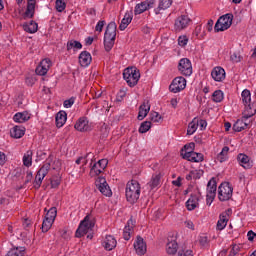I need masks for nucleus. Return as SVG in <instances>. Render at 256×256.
I'll return each mask as SVG.
<instances>
[{"instance_id": "1", "label": "nucleus", "mask_w": 256, "mask_h": 256, "mask_svg": "<svg viewBox=\"0 0 256 256\" xmlns=\"http://www.w3.org/2000/svg\"><path fill=\"white\" fill-rule=\"evenodd\" d=\"M141 197V184L137 180H131L126 185V199L129 203H137Z\"/></svg>"}, {"instance_id": "2", "label": "nucleus", "mask_w": 256, "mask_h": 256, "mask_svg": "<svg viewBox=\"0 0 256 256\" xmlns=\"http://www.w3.org/2000/svg\"><path fill=\"white\" fill-rule=\"evenodd\" d=\"M241 97L242 102L245 106V117L246 119H251V117H253V115H255L256 113V102L251 104V91H249L248 89L243 90Z\"/></svg>"}, {"instance_id": "3", "label": "nucleus", "mask_w": 256, "mask_h": 256, "mask_svg": "<svg viewBox=\"0 0 256 256\" xmlns=\"http://www.w3.org/2000/svg\"><path fill=\"white\" fill-rule=\"evenodd\" d=\"M51 163H53V156H49L45 164L38 170L35 180L33 182L34 188L39 189L41 187L43 179L47 177V174L51 169Z\"/></svg>"}, {"instance_id": "4", "label": "nucleus", "mask_w": 256, "mask_h": 256, "mask_svg": "<svg viewBox=\"0 0 256 256\" xmlns=\"http://www.w3.org/2000/svg\"><path fill=\"white\" fill-rule=\"evenodd\" d=\"M123 77L129 87H135L141 79V72L136 67L126 68L123 72Z\"/></svg>"}, {"instance_id": "5", "label": "nucleus", "mask_w": 256, "mask_h": 256, "mask_svg": "<svg viewBox=\"0 0 256 256\" xmlns=\"http://www.w3.org/2000/svg\"><path fill=\"white\" fill-rule=\"evenodd\" d=\"M93 227H95V222L91 220V217H89V215L85 216L84 220L80 222V225L76 230L75 237L81 239V237H84V235H87V233L93 231Z\"/></svg>"}, {"instance_id": "6", "label": "nucleus", "mask_w": 256, "mask_h": 256, "mask_svg": "<svg viewBox=\"0 0 256 256\" xmlns=\"http://www.w3.org/2000/svg\"><path fill=\"white\" fill-rule=\"evenodd\" d=\"M233 197V186L229 182H222L218 187L219 201H229Z\"/></svg>"}, {"instance_id": "7", "label": "nucleus", "mask_w": 256, "mask_h": 256, "mask_svg": "<svg viewBox=\"0 0 256 256\" xmlns=\"http://www.w3.org/2000/svg\"><path fill=\"white\" fill-rule=\"evenodd\" d=\"M231 25H233V14L228 13L219 17L214 29L217 33H219V31H227Z\"/></svg>"}, {"instance_id": "8", "label": "nucleus", "mask_w": 256, "mask_h": 256, "mask_svg": "<svg viewBox=\"0 0 256 256\" xmlns=\"http://www.w3.org/2000/svg\"><path fill=\"white\" fill-rule=\"evenodd\" d=\"M178 71L184 77H191L193 75V65L189 58H182L178 63Z\"/></svg>"}, {"instance_id": "9", "label": "nucleus", "mask_w": 256, "mask_h": 256, "mask_svg": "<svg viewBox=\"0 0 256 256\" xmlns=\"http://www.w3.org/2000/svg\"><path fill=\"white\" fill-rule=\"evenodd\" d=\"M187 87V80L183 76H178L173 79L169 86L171 93H179Z\"/></svg>"}, {"instance_id": "10", "label": "nucleus", "mask_w": 256, "mask_h": 256, "mask_svg": "<svg viewBox=\"0 0 256 256\" xmlns=\"http://www.w3.org/2000/svg\"><path fill=\"white\" fill-rule=\"evenodd\" d=\"M96 187H98V191H100L102 195H105V197H111V195H113V192L104 177H98L96 179Z\"/></svg>"}, {"instance_id": "11", "label": "nucleus", "mask_w": 256, "mask_h": 256, "mask_svg": "<svg viewBox=\"0 0 256 256\" xmlns=\"http://www.w3.org/2000/svg\"><path fill=\"white\" fill-rule=\"evenodd\" d=\"M182 159H186L187 161H191L192 163H201L203 162L204 155L202 153H197L195 151H185L181 150Z\"/></svg>"}, {"instance_id": "12", "label": "nucleus", "mask_w": 256, "mask_h": 256, "mask_svg": "<svg viewBox=\"0 0 256 256\" xmlns=\"http://www.w3.org/2000/svg\"><path fill=\"white\" fill-rule=\"evenodd\" d=\"M109 161L107 159H101L97 163L93 164L90 169V177H97V175H101L102 171H105Z\"/></svg>"}, {"instance_id": "13", "label": "nucleus", "mask_w": 256, "mask_h": 256, "mask_svg": "<svg viewBox=\"0 0 256 256\" xmlns=\"http://www.w3.org/2000/svg\"><path fill=\"white\" fill-rule=\"evenodd\" d=\"M49 69H51V59L46 58L43 59L40 64L36 68V75H47L49 72Z\"/></svg>"}, {"instance_id": "14", "label": "nucleus", "mask_w": 256, "mask_h": 256, "mask_svg": "<svg viewBox=\"0 0 256 256\" xmlns=\"http://www.w3.org/2000/svg\"><path fill=\"white\" fill-rule=\"evenodd\" d=\"M117 38L116 33H104V49L109 53L115 45V39Z\"/></svg>"}, {"instance_id": "15", "label": "nucleus", "mask_w": 256, "mask_h": 256, "mask_svg": "<svg viewBox=\"0 0 256 256\" xmlns=\"http://www.w3.org/2000/svg\"><path fill=\"white\" fill-rule=\"evenodd\" d=\"M153 5H155V0H145L135 7V15H141V13H145V11L152 9Z\"/></svg>"}, {"instance_id": "16", "label": "nucleus", "mask_w": 256, "mask_h": 256, "mask_svg": "<svg viewBox=\"0 0 256 256\" xmlns=\"http://www.w3.org/2000/svg\"><path fill=\"white\" fill-rule=\"evenodd\" d=\"M189 23H191V18L187 15H182L176 19L175 28L176 31H183V29H187L189 27Z\"/></svg>"}, {"instance_id": "17", "label": "nucleus", "mask_w": 256, "mask_h": 256, "mask_svg": "<svg viewBox=\"0 0 256 256\" xmlns=\"http://www.w3.org/2000/svg\"><path fill=\"white\" fill-rule=\"evenodd\" d=\"M134 249L137 255L143 256L147 253V244L142 237L138 236L136 241L134 242Z\"/></svg>"}, {"instance_id": "18", "label": "nucleus", "mask_w": 256, "mask_h": 256, "mask_svg": "<svg viewBox=\"0 0 256 256\" xmlns=\"http://www.w3.org/2000/svg\"><path fill=\"white\" fill-rule=\"evenodd\" d=\"M237 161L244 169H251L253 167V160L247 154L240 153L237 156Z\"/></svg>"}, {"instance_id": "19", "label": "nucleus", "mask_w": 256, "mask_h": 256, "mask_svg": "<svg viewBox=\"0 0 256 256\" xmlns=\"http://www.w3.org/2000/svg\"><path fill=\"white\" fill-rule=\"evenodd\" d=\"M74 127L76 131H80L81 133H85V131H90L91 129L89 126V120L85 117L79 118Z\"/></svg>"}, {"instance_id": "20", "label": "nucleus", "mask_w": 256, "mask_h": 256, "mask_svg": "<svg viewBox=\"0 0 256 256\" xmlns=\"http://www.w3.org/2000/svg\"><path fill=\"white\" fill-rule=\"evenodd\" d=\"M248 119L246 116H245V112H244V116L241 120H237L234 125H233V130L236 132V133H241V131L247 129V126L249 125V122H248Z\"/></svg>"}, {"instance_id": "21", "label": "nucleus", "mask_w": 256, "mask_h": 256, "mask_svg": "<svg viewBox=\"0 0 256 256\" xmlns=\"http://www.w3.org/2000/svg\"><path fill=\"white\" fill-rule=\"evenodd\" d=\"M149 111H151V105L149 104V100H147L139 107V113L137 117L138 121H143V119L146 118L149 114Z\"/></svg>"}, {"instance_id": "22", "label": "nucleus", "mask_w": 256, "mask_h": 256, "mask_svg": "<svg viewBox=\"0 0 256 256\" xmlns=\"http://www.w3.org/2000/svg\"><path fill=\"white\" fill-rule=\"evenodd\" d=\"M199 207V195L191 194L190 198L186 202V209L188 211H195Z\"/></svg>"}, {"instance_id": "23", "label": "nucleus", "mask_w": 256, "mask_h": 256, "mask_svg": "<svg viewBox=\"0 0 256 256\" xmlns=\"http://www.w3.org/2000/svg\"><path fill=\"white\" fill-rule=\"evenodd\" d=\"M91 61H93V58L91 57V53L87 51H83L79 55V63L81 67H89L91 65Z\"/></svg>"}, {"instance_id": "24", "label": "nucleus", "mask_w": 256, "mask_h": 256, "mask_svg": "<svg viewBox=\"0 0 256 256\" xmlns=\"http://www.w3.org/2000/svg\"><path fill=\"white\" fill-rule=\"evenodd\" d=\"M211 76L214 79V81H217V82L224 81V79H225V69H223L220 66L215 67L211 72Z\"/></svg>"}, {"instance_id": "25", "label": "nucleus", "mask_w": 256, "mask_h": 256, "mask_svg": "<svg viewBox=\"0 0 256 256\" xmlns=\"http://www.w3.org/2000/svg\"><path fill=\"white\" fill-rule=\"evenodd\" d=\"M104 249H106V251H113V249H115V247H117V240L115 239V237L108 235L106 236L104 242Z\"/></svg>"}, {"instance_id": "26", "label": "nucleus", "mask_w": 256, "mask_h": 256, "mask_svg": "<svg viewBox=\"0 0 256 256\" xmlns=\"http://www.w3.org/2000/svg\"><path fill=\"white\" fill-rule=\"evenodd\" d=\"M227 223H229V214L227 212H223L219 216V220L217 222L218 231H223L227 227Z\"/></svg>"}, {"instance_id": "27", "label": "nucleus", "mask_w": 256, "mask_h": 256, "mask_svg": "<svg viewBox=\"0 0 256 256\" xmlns=\"http://www.w3.org/2000/svg\"><path fill=\"white\" fill-rule=\"evenodd\" d=\"M171 5H173V0H160L158 7L154 9V12L156 13V15H161V11L169 9Z\"/></svg>"}, {"instance_id": "28", "label": "nucleus", "mask_w": 256, "mask_h": 256, "mask_svg": "<svg viewBox=\"0 0 256 256\" xmlns=\"http://www.w3.org/2000/svg\"><path fill=\"white\" fill-rule=\"evenodd\" d=\"M67 122V112L61 110L56 114V127L60 129Z\"/></svg>"}, {"instance_id": "29", "label": "nucleus", "mask_w": 256, "mask_h": 256, "mask_svg": "<svg viewBox=\"0 0 256 256\" xmlns=\"http://www.w3.org/2000/svg\"><path fill=\"white\" fill-rule=\"evenodd\" d=\"M179 249V244H177V241L168 239V243L166 246V252L168 255H175L177 253V250Z\"/></svg>"}, {"instance_id": "30", "label": "nucleus", "mask_w": 256, "mask_h": 256, "mask_svg": "<svg viewBox=\"0 0 256 256\" xmlns=\"http://www.w3.org/2000/svg\"><path fill=\"white\" fill-rule=\"evenodd\" d=\"M207 195L217 197V180L215 178H211L207 184Z\"/></svg>"}, {"instance_id": "31", "label": "nucleus", "mask_w": 256, "mask_h": 256, "mask_svg": "<svg viewBox=\"0 0 256 256\" xmlns=\"http://www.w3.org/2000/svg\"><path fill=\"white\" fill-rule=\"evenodd\" d=\"M35 0H28L27 2V8L25 11V17H28L29 19H33V16L35 15Z\"/></svg>"}, {"instance_id": "32", "label": "nucleus", "mask_w": 256, "mask_h": 256, "mask_svg": "<svg viewBox=\"0 0 256 256\" xmlns=\"http://www.w3.org/2000/svg\"><path fill=\"white\" fill-rule=\"evenodd\" d=\"M29 119H31L29 112H18L13 117L15 123H25L26 121H29Z\"/></svg>"}, {"instance_id": "33", "label": "nucleus", "mask_w": 256, "mask_h": 256, "mask_svg": "<svg viewBox=\"0 0 256 256\" xmlns=\"http://www.w3.org/2000/svg\"><path fill=\"white\" fill-rule=\"evenodd\" d=\"M10 135L14 139H21V137H23V135H25V128L21 127V126H15L10 131Z\"/></svg>"}, {"instance_id": "34", "label": "nucleus", "mask_w": 256, "mask_h": 256, "mask_svg": "<svg viewBox=\"0 0 256 256\" xmlns=\"http://www.w3.org/2000/svg\"><path fill=\"white\" fill-rule=\"evenodd\" d=\"M229 159V146H224L221 152L217 155L216 160L219 163H225Z\"/></svg>"}, {"instance_id": "35", "label": "nucleus", "mask_w": 256, "mask_h": 256, "mask_svg": "<svg viewBox=\"0 0 256 256\" xmlns=\"http://www.w3.org/2000/svg\"><path fill=\"white\" fill-rule=\"evenodd\" d=\"M159 185H161V176L159 174L152 175L150 181L147 183V187L152 191V189L159 187Z\"/></svg>"}, {"instance_id": "36", "label": "nucleus", "mask_w": 256, "mask_h": 256, "mask_svg": "<svg viewBox=\"0 0 256 256\" xmlns=\"http://www.w3.org/2000/svg\"><path fill=\"white\" fill-rule=\"evenodd\" d=\"M23 30L26 33H37V30L39 29V26L37 22L31 21L30 23L23 24Z\"/></svg>"}, {"instance_id": "37", "label": "nucleus", "mask_w": 256, "mask_h": 256, "mask_svg": "<svg viewBox=\"0 0 256 256\" xmlns=\"http://www.w3.org/2000/svg\"><path fill=\"white\" fill-rule=\"evenodd\" d=\"M22 161L25 167H31V165H33V151L28 150L24 154Z\"/></svg>"}, {"instance_id": "38", "label": "nucleus", "mask_w": 256, "mask_h": 256, "mask_svg": "<svg viewBox=\"0 0 256 256\" xmlns=\"http://www.w3.org/2000/svg\"><path fill=\"white\" fill-rule=\"evenodd\" d=\"M131 21H133V16H131V14L129 13H126L119 26L120 31H125V29H127Z\"/></svg>"}, {"instance_id": "39", "label": "nucleus", "mask_w": 256, "mask_h": 256, "mask_svg": "<svg viewBox=\"0 0 256 256\" xmlns=\"http://www.w3.org/2000/svg\"><path fill=\"white\" fill-rule=\"evenodd\" d=\"M197 127H199V118H194L188 124L187 135H193V133H195V131H197Z\"/></svg>"}, {"instance_id": "40", "label": "nucleus", "mask_w": 256, "mask_h": 256, "mask_svg": "<svg viewBox=\"0 0 256 256\" xmlns=\"http://www.w3.org/2000/svg\"><path fill=\"white\" fill-rule=\"evenodd\" d=\"M71 49H83V44L77 40H70L67 43V51H71Z\"/></svg>"}, {"instance_id": "41", "label": "nucleus", "mask_w": 256, "mask_h": 256, "mask_svg": "<svg viewBox=\"0 0 256 256\" xmlns=\"http://www.w3.org/2000/svg\"><path fill=\"white\" fill-rule=\"evenodd\" d=\"M25 255L24 248H13L5 256H23Z\"/></svg>"}, {"instance_id": "42", "label": "nucleus", "mask_w": 256, "mask_h": 256, "mask_svg": "<svg viewBox=\"0 0 256 256\" xmlns=\"http://www.w3.org/2000/svg\"><path fill=\"white\" fill-rule=\"evenodd\" d=\"M53 223H55L53 220H50L49 218H44L42 223V232L47 233L51 227H53Z\"/></svg>"}, {"instance_id": "43", "label": "nucleus", "mask_w": 256, "mask_h": 256, "mask_svg": "<svg viewBox=\"0 0 256 256\" xmlns=\"http://www.w3.org/2000/svg\"><path fill=\"white\" fill-rule=\"evenodd\" d=\"M223 99H224V95H223V91L221 90H216L212 94V100L214 101V103H221Z\"/></svg>"}, {"instance_id": "44", "label": "nucleus", "mask_w": 256, "mask_h": 256, "mask_svg": "<svg viewBox=\"0 0 256 256\" xmlns=\"http://www.w3.org/2000/svg\"><path fill=\"white\" fill-rule=\"evenodd\" d=\"M56 217H57V208L56 207H51L47 211L45 218L49 219L50 221H54L55 222Z\"/></svg>"}, {"instance_id": "45", "label": "nucleus", "mask_w": 256, "mask_h": 256, "mask_svg": "<svg viewBox=\"0 0 256 256\" xmlns=\"http://www.w3.org/2000/svg\"><path fill=\"white\" fill-rule=\"evenodd\" d=\"M55 7H56V10L58 11V13H63V11H65V9L67 7L66 0H56Z\"/></svg>"}, {"instance_id": "46", "label": "nucleus", "mask_w": 256, "mask_h": 256, "mask_svg": "<svg viewBox=\"0 0 256 256\" xmlns=\"http://www.w3.org/2000/svg\"><path fill=\"white\" fill-rule=\"evenodd\" d=\"M150 121H152V123H162L163 117L158 112H151Z\"/></svg>"}, {"instance_id": "47", "label": "nucleus", "mask_w": 256, "mask_h": 256, "mask_svg": "<svg viewBox=\"0 0 256 256\" xmlns=\"http://www.w3.org/2000/svg\"><path fill=\"white\" fill-rule=\"evenodd\" d=\"M151 129V121H144L139 127V133H147Z\"/></svg>"}, {"instance_id": "48", "label": "nucleus", "mask_w": 256, "mask_h": 256, "mask_svg": "<svg viewBox=\"0 0 256 256\" xmlns=\"http://www.w3.org/2000/svg\"><path fill=\"white\" fill-rule=\"evenodd\" d=\"M105 33H117V24L110 22L106 27Z\"/></svg>"}, {"instance_id": "49", "label": "nucleus", "mask_w": 256, "mask_h": 256, "mask_svg": "<svg viewBox=\"0 0 256 256\" xmlns=\"http://www.w3.org/2000/svg\"><path fill=\"white\" fill-rule=\"evenodd\" d=\"M230 59H231L232 63H241V60L243 59V57L241 56V54L239 52H234L230 56Z\"/></svg>"}, {"instance_id": "50", "label": "nucleus", "mask_w": 256, "mask_h": 256, "mask_svg": "<svg viewBox=\"0 0 256 256\" xmlns=\"http://www.w3.org/2000/svg\"><path fill=\"white\" fill-rule=\"evenodd\" d=\"M131 229H133V228L129 225L125 226L124 231H123V237H124L125 241H129V239H131Z\"/></svg>"}, {"instance_id": "51", "label": "nucleus", "mask_w": 256, "mask_h": 256, "mask_svg": "<svg viewBox=\"0 0 256 256\" xmlns=\"http://www.w3.org/2000/svg\"><path fill=\"white\" fill-rule=\"evenodd\" d=\"M187 43H189V38H187L185 35L178 38V45H180V47H185Z\"/></svg>"}, {"instance_id": "52", "label": "nucleus", "mask_w": 256, "mask_h": 256, "mask_svg": "<svg viewBox=\"0 0 256 256\" xmlns=\"http://www.w3.org/2000/svg\"><path fill=\"white\" fill-rule=\"evenodd\" d=\"M36 81H37V79L35 77L28 76V77H26L25 83H26V85H28V87H33L35 85Z\"/></svg>"}, {"instance_id": "53", "label": "nucleus", "mask_w": 256, "mask_h": 256, "mask_svg": "<svg viewBox=\"0 0 256 256\" xmlns=\"http://www.w3.org/2000/svg\"><path fill=\"white\" fill-rule=\"evenodd\" d=\"M74 103H75V98L71 97L70 99L64 101V107L66 109H69L73 107Z\"/></svg>"}, {"instance_id": "54", "label": "nucleus", "mask_w": 256, "mask_h": 256, "mask_svg": "<svg viewBox=\"0 0 256 256\" xmlns=\"http://www.w3.org/2000/svg\"><path fill=\"white\" fill-rule=\"evenodd\" d=\"M103 27H105V20H100L96 24L95 31H98V33H101V31H103Z\"/></svg>"}, {"instance_id": "55", "label": "nucleus", "mask_w": 256, "mask_h": 256, "mask_svg": "<svg viewBox=\"0 0 256 256\" xmlns=\"http://www.w3.org/2000/svg\"><path fill=\"white\" fill-rule=\"evenodd\" d=\"M198 127H200V131H205L207 129V120L198 119Z\"/></svg>"}, {"instance_id": "56", "label": "nucleus", "mask_w": 256, "mask_h": 256, "mask_svg": "<svg viewBox=\"0 0 256 256\" xmlns=\"http://www.w3.org/2000/svg\"><path fill=\"white\" fill-rule=\"evenodd\" d=\"M199 243L200 245H202V247H207V245H209V239L207 238V236H201Z\"/></svg>"}, {"instance_id": "57", "label": "nucleus", "mask_w": 256, "mask_h": 256, "mask_svg": "<svg viewBox=\"0 0 256 256\" xmlns=\"http://www.w3.org/2000/svg\"><path fill=\"white\" fill-rule=\"evenodd\" d=\"M59 185H61V179L56 178V179L51 180L52 189H57V187H59Z\"/></svg>"}, {"instance_id": "58", "label": "nucleus", "mask_w": 256, "mask_h": 256, "mask_svg": "<svg viewBox=\"0 0 256 256\" xmlns=\"http://www.w3.org/2000/svg\"><path fill=\"white\" fill-rule=\"evenodd\" d=\"M213 201H215V196L211 194H206V205L211 207V203H213Z\"/></svg>"}, {"instance_id": "59", "label": "nucleus", "mask_w": 256, "mask_h": 256, "mask_svg": "<svg viewBox=\"0 0 256 256\" xmlns=\"http://www.w3.org/2000/svg\"><path fill=\"white\" fill-rule=\"evenodd\" d=\"M185 227H187V229H191L192 231H195V224H193V221L191 220H186L184 222Z\"/></svg>"}, {"instance_id": "60", "label": "nucleus", "mask_w": 256, "mask_h": 256, "mask_svg": "<svg viewBox=\"0 0 256 256\" xmlns=\"http://www.w3.org/2000/svg\"><path fill=\"white\" fill-rule=\"evenodd\" d=\"M31 225H32V222L31 220H29V218L24 219L23 227L24 229H26V231L29 229V227H31Z\"/></svg>"}, {"instance_id": "61", "label": "nucleus", "mask_w": 256, "mask_h": 256, "mask_svg": "<svg viewBox=\"0 0 256 256\" xmlns=\"http://www.w3.org/2000/svg\"><path fill=\"white\" fill-rule=\"evenodd\" d=\"M195 147V143H190V144H186L185 146H184V149L185 150H183V153H185V151H193V148Z\"/></svg>"}, {"instance_id": "62", "label": "nucleus", "mask_w": 256, "mask_h": 256, "mask_svg": "<svg viewBox=\"0 0 256 256\" xmlns=\"http://www.w3.org/2000/svg\"><path fill=\"white\" fill-rule=\"evenodd\" d=\"M206 31H208V33H211L213 31V20L208 21L206 25Z\"/></svg>"}, {"instance_id": "63", "label": "nucleus", "mask_w": 256, "mask_h": 256, "mask_svg": "<svg viewBox=\"0 0 256 256\" xmlns=\"http://www.w3.org/2000/svg\"><path fill=\"white\" fill-rule=\"evenodd\" d=\"M7 156L5 155V153L0 152V165H5Z\"/></svg>"}, {"instance_id": "64", "label": "nucleus", "mask_w": 256, "mask_h": 256, "mask_svg": "<svg viewBox=\"0 0 256 256\" xmlns=\"http://www.w3.org/2000/svg\"><path fill=\"white\" fill-rule=\"evenodd\" d=\"M247 237H248V241H253V239H255L256 234L255 232H253L252 230L248 231L247 233Z\"/></svg>"}]
</instances>
